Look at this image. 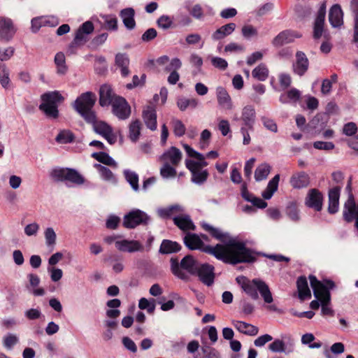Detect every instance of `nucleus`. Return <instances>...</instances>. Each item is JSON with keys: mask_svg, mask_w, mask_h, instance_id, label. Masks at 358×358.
I'll return each mask as SVG.
<instances>
[{"mask_svg": "<svg viewBox=\"0 0 358 358\" xmlns=\"http://www.w3.org/2000/svg\"><path fill=\"white\" fill-rule=\"evenodd\" d=\"M55 64L57 66V73L59 75H64L67 71L66 59L63 52H57L55 56Z\"/></svg>", "mask_w": 358, "mask_h": 358, "instance_id": "79ce46f5", "label": "nucleus"}, {"mask_svg": "<svg viewBox=\"0 0 358 358\" xmlns=\"http://www.w3.org/2000/svg\"><path fill=\"white\" fill-rule=\"evenodd\" d=\"M183 148L189 157L197 159V161L193 159L185 160V166L192 174L191 181L196 185H203L209 176L208 170L202 169L208 164L205 160V157L187 144H183Z\"/></svg>", "mask_w": 358, "mask_h": 358, "instance_id": "f03ea898", "label": "nucleus"}, {"mask_svg": "<svg viewBox=\"0 0 358 358\" xmlns=\"http://www.w3.org/2000/svg\"><path fill=\"white\" fill-rule=\"evenodd\" d=\"M41 104L57 105L58 103L63 101L64 98L57 91L48 92L41 96Z\"/></svg>", "mask_w": 358, "mask_h": 358, "instance_id": "473e14b6", "label": "nucleus"}, {"mask_svg": "<svg viewBox=\"0 0 358 358\" xmlns=\"http://www.w3.org/2000/svg\"><path fill=\"white\" fill-rule=\"evenodd\" d=\"M309 280L315 297L320 301L323 315H333L334 310L329 307L331 296L329 289L334 287V282L327 280L324 283L317 280L315 276L310 275Z\"/></svg>", "mask_w": 358, "mask_h": 358, "instance_id": "20e7f679", "label": "nucleus"}, {"mask_svg": "<svg viewBox=\"0 0 358 358\" xmlns=\"http://www.w3.org/2000/svg\"><path fill=\"white\" fill-rule=\"evenodd\" d=\"M296 285L299 297L301 300H304L306 298H310L311 296L310 290L308 287V281L306 277H299L297 280Z\"/></svg>", "mask_w": 358, "mask_h": 358, "instance_id": "f704fd0d", "label": "nucleus"}, {"mask_svg": "<svg viewBox=\"0 0 358 358\" xmlns=\"http://www.w3.org/2000/svg\"><path fill=\"white\" fill-rule=\"evenodd\" d=\"M58 143L66 144L71 143L74 140L73 134L69 130H62L55 138Z\"/></svg>", "mask_w": 358, "mask_h": 358, "instance_id": "8fccbe9b", "label": "nucleus"}, {"mask_svg": "<svg viewBox=\"0 0 358 358\" xmlns=\"http://www.w3.org/2000/svg\"><path fill=\"white\" fill-rule=\"evenodd\" d=\"M174 224L181 230L186 231L194 230L195 226L193 224L189 215L182 213L180 215L173 217Z\"/></svg>", "mask_w": 358, "mask_h": 358, "instance_id": "c85d7f7f", "label": "nucleus"}, {"mask_svg": "<svg viewBox=\"0 0 358 358\" xmlns=\"http://www.w3.org/2000/svg\"><path fill=\"white\" fill-rule=\"evenodd\" d=\"M50 178L55 182L69 181L78 185L85 182V178L76 170L69 168L54 167L50 172Z\"/></svg>", "mask_w": 358, "mask_h": 358, "instance_id": "0eeeda50", "label": "nucleus"}, {"mask_svg": "<svg viewBox=\"0 0 358 358\" xmlns=\"http://www.w3.org/2000/svg\"><path fill=\"white\" fill-rule=\"evenodd\" d=\"M214 267L207 264H199L198 272L195 275H198L199 279L205 285L210 286L214 281Z\"/></svg>", "mask_w": 358, "mask_h": 358, "instance_id": "6ab92c4d", "label": "nucleus"}, {"mask_svg": "<svg viewBox=\"0 0 358 358\" xmlns=\"http://www.w3.org/2000/svg\"><path fill=\"white\" fill-rule=\"evenodd\" d=\"M182 157V152L176 147L172 146L159 157V161L163 164L178 166Z\"/></svg>", "mask_w": 358, "mask_h": 358, "instance_id": "4468645a", "label": "nucleus"}, {"mask_svg": "<svg viewBox=\"0 0 358 358\" xmlns=\"http://www.w3.org/2000/svg\"><path fill=\"white\" fill-rule=\"evenodd\" d=\"M18 342V337L13 334H8L3 338V345L8 350H11Z\"/></svg>", "mask_w": 358, "mask_h": 358, "instance_id": "4d7b16f0", "label": "nucleus"}, {"mask_svg": "<svg viewBox=\"0 0 358 358\" xmlns=\"http://www.w3.org/2000/svg\"><path fill=\"white\" fill-rule=\"evenodd\" d=\"M305 205L316 211H320L323 205L322 194L317 189H310L305 199Z\"/></svg>", "mask_w": 358, "mask_h": 358, "instance_id": "2eb2a0df", "label": "nucleus"}, {"mask_svg": "<svg viewBox=\"0 0 358 358\" xmlns=\"http://www.w3.org/2000/svg\"><path fill=\"white\" fill-rule=\"evenodd\" d=\"M326 3L322 2L317 11V14L314 23L313 36L315 38H319L322 35L326 15Z\"/></svg>", "mask_w": 358, "mask_h": 358, "instance_id": "aec40b11", "label": "nucleus"}, {"mask_svg": "<svg viewBox=\"0 0 358 358\" xmlns=\"http://www.w3.org/2000/svg\"><path fill=\"white\" fill-rule=\"evenodd\" d=\"M252 76L260 81H264L268 77V69L264 64L257 66L252 72Z\"/></svg>", "mask_w": 358, "mask_h": 358, "instance_id": "09e8293b", "label": "nucleus"}, {"mask_svg": "<svg viewBox=\"0 0 358 358\" xmlns=\"http://www.w3.org/2000/svg\"><path fill=\"white\" fill-rule=\"evenodd\" d=\"M173 24V20L171 17L168 15H163L159 17L157 20V24L159 27L162 29H168L171 27Z\"/></svg>", "mask_w": 358, "mask_h": 358, "instance_id": "052dcab7", "label": "nucleus"}, {"mask_svg": "<svg viewBox=\"0 0 358 358\" xmlns=\"http://www.w3.org/2000/svg\"><path fill=\"white\" fill-rule=\"evenodd\" d=\"M256 112L255 108L251 105L244 106L241 111V120L243 122V126L248 129L252 130L255 122Z\"/></svg>", "mask_w": 358, "mask_h": 358, "instance_id": "5701e85b", "label": "nucleus"}, {"mask_svg": "<svg viewBox=\"0 0 358 358\" xmlns=\"http://www.w3.org/2000/svg\"><path fill=\"white\" fill-rule=\"evenodd\" d=\"M236 280L242 289L252 299H258V291L265 303L273 302V299L270 289L263 280L257 278L250 280L245 276H238Z\"/></svg>", "mask_w": 358, "mask_h": 358, "instance_id": "7ed1b4c3", "label": "nucleus"}, {"mask_svg": "<svg viewBox=\"0 0 358 358\" xmlns=\"http://www.w3.org/2000/svg\"><path fill=\"white\" fill-rule=\"evenodd\" d=\"M171 124L175 136L181 137L185 134L186 128L181 120L173 118L171 120Z\"/></svg>", "mask_w": 358, "mask_h": 358, "instance_id": "864d4df0", "label": "nucleus"}, {"mask_svg": "<svg viewBox=\"0 0 358 358\" xmlns=\"http://www.w3.org/2000/svg\"><path fill=\"white\" fill-rule=\"evenodd\" d=\"M93 125L94 131L103 137L110 145L114 144L117 141V136L113 132V128L103 121H98L96 115L93 122H87Z\"/></svg>", "mask_w": 358, "mask_h": 358, "instance_id": "1a4fd4ad", "label": "nucleus"}, {"mask_svg": "<svg viewBox=\"0 0 358 358\" xmlns=\"http://www.w3.org/2000/svg\"><path fill=\"white\" fill-rule=\"evenodd\" d=\"M340 192L339 187H335L329 191L328 211L331 214H334L338 210Z\"/></svg>", "mask_w": 358, "mask_h": 358, "instance_id": "cd10ccee", "label": "nucleus"}, {"mask_svg": "<svg viewBox=\"0 0 358 358\" xmlns=\"http://www.w3.org/2000/svg\"><path fill=\"white\" fill-rule=\"evenodd\" d=\"M94 30L93 24L87 21L77 30L73 41L70 44V48L74 45H83L87 41V36Z\"/></svg>", "mask_w": 358, "mask_h": 358, "instance_id": "ddd939ff", "label": "nucleus"}, {"mask_svg": "<svg viewBox=\"0 0 358 358\" xmlns=\"http://www.w3.org/2000/svg\"><path fill=\"white\" fill-rule=\"evenodd\" d=\"M124 176L126 180L129 183L133 190L138 192L139 190L138 174L134 171L127 169L124 171Z\"/></svg>", "mask_w": 358, "mask_h": 358, "instance_id": "37998d69", "label": "nucleus"}, {"mask_svg": "<svg viewBox=\"0 0 358 358\" xmlns=\"http://www.w3.org/2000/svg\"><path fill=\"white\" fill-rule=\"evenodd\" d=\"M271 167L267 163L259 164L255 171V178L256 181L265 180L271 172Z\"/></svg>", "mask_w": 358, "mask_h": 358, "instance_id": "58836bf2", "label": "nucleus"}, {"mask_svg": "<svg viewBox=\"0 0 358 358\" xmlns=\"http://www.w3.org/2000/svg\"><path fill=\"white\" fill-rule=\"evenodd\" d=\"M309 66L308 59L304 52L298 51L296 53V61L292 65L294 73L302 76L308 71Z\"/></svg>", "mask_w": 358, "mask_h": 358, "instance_id": "f3484780", "label": "nucleus"}, {"mask_svg": "<svg viewBox=\"0 0 358 358\" xmlns=\"http://www.w3.org/2000/svg\"><path fill=\"white\" fill-rule=\"evenodd\" d=\"M110 105L113 114L118 119L126 120L130 116L131 107L124 98L117 96Z\"/></svg>", "mask_w": 358, "mask_h": 358, "instance_id": "9b49d317", "label": "nucleus"}, {"mask_svg": "<svg viewBox=\"0 0 358 358\" xmlns=\"http://www.w3.org/2000/svg\"><path fill=\"white\" fill-rule=\"evenodd\" d=\"M180 245L177 242L165 239L162 241L159 251L162 254L166 255L178 252L180 250Z\"/></svg>", "mask_w": 358, "mask_h": 358, "instance_id": "e433bc0d", "label": "nucleus"}, {"mask_svg": "<svg viewBox=\"0 0 358 358\" xmlns=\"http://www.w3.org/2000/svg\"><path fill=\"white\" fill-rule=\"evenodd\" d=\"M301 95V94L299 90L296 88H292L287 92L281 94L279 100L283 104L296 103L299 100Z\"/></svg>", "mask_w": 358, "mask_h": 358, "instance_id": "c9c22d12", "label": "nucleus"}, {"mask_svg": "<svg viewBox=\"0 0 358 358\" xmlns=\"http://www.w3.org/2000/svg\"><path fill=\"white\" fill-rule=\"evenodd\" d=\"M157 212L161 218L169 219L180 215L182 213L185 212V208L181 205L174 204L165 208H158Z\"/></svg>", "mask_w": 358, "mask_h": 358, "instance_id": "393cba45", "label": "nucleus"}, {"mask_svg": "<svg viewBox=\"0 0 358 358\" xmlns=\"http://www.w3.org/2000/svg\"><path fill=\"white\" fill-rule=\"evenodd\" d=\"M232 324L240 333L250 336L257 335L259 329L257 327L239 320H232Z\"/></svg>", "mask_w": 358, "mask_h": 358, "instance_id": "bb28decb", "label": "nucleus"}, {"mask_svg": "<svg viewBox=\"0 0 358 358\" xmlns=\"http://www.w3.org/2000/svg\"><path fill=\"white\" fill-rule=\"evenodd\" d=\"M106 29L116 30L117 29V20L115 16L105 15L103 17Z\"/></svg>", "mask_w": 358, "mask_h": 358, "instance_id": "e2e57ef3", "label": "nucleus"}, {"mask_svg": "<svg viewBox=\"0 0 358 358\" xmlns=\"http://www.w3.org/2000/svg\"><path fill=\"white\" fill-rule=\"evenodd\" d=\"M143 118L146 127L152 131L157 129V114L154 105L146 106L143 110Z\"/></svg>", "mask_w": 358, "mask_h": 358, "instance_id": "412c9836", "label": "nucleus"}, {"mask_svg": "<svg viewBox=\"0 0 358 358\" xmlns=\"http://www.w3.org/2000/svg\"><path fill=\"white\" fill-rule=\"evenodd\" d=\"M117 96L110 85L104 84L101 86L99 90V104L101 106L110 105Z\"/></svg>", "mask_w": 358, "mask_h": 358, "instance_id": "4be33fe9", "label": "nucleus"}, {"mask_svg": "<svg viewBox=\"0 0 358 358\" xmlns=\"http://www.w3.org/2000/svg\"><path fill=\"white\" fill-rule=\"evenodd\" d=\"M287 216L293 222H298L300 220L299 210L295 201L289 202L285 209Z\"/></svg>", "mask_w": 358, "mask_h": 358, "instance_id": "a19ab883", "label": "nucleus"}, {"mask_svg": "<svg viewBox=\"0 0 358 358\" xmlns=\"http://www.w3.org/2000/svg\"><path fill=\"white\" fill-rule=\"evenodd\" d=\"M94 166L98 169L100 176L103 180L113 184L117 182L115 175L109 169L98 164H96Z\"/></svg>", "mask_w": 358, "mask_h": 358, "instance_id": "ea45409f", "label": "nucleus"}, {"mask_svg": "<svg viewBox=\"0 0 358 358\" xmlns=\"http://www.w3.org/2000/svg\"><path fill=\"white\" fill-rule=\"evenodd\" d=\"M343 216L347 222L355 220V227L358 229V204H356L351 194L344 204Z\"/></svg>", "mask_w": 358, "mask_h": 358, "instance_id": "9d476101", "label": "nucleus"}, {"mask_svg": "<svg viewBox=\"0 0 358 358\" xmlns=\"http://www.w3.org/2000/svg\"><path fill=\"white\" fill-rule=\"evenodd\" d=\"M10 72L5 64L0 63V84L4 89H8L10 84Z\"/></svg>", "mask_w": 358, "mask_h": 358, "instance_id": "49530a36", "label": "nucleus"}, {"mask_svg": "<svg viewBox=\"0 0 358 358\" xmlns=\"http://www.w3.org/2000/svg\"><path fill=\"white\" fill-rule=\"evenodd\" d=\"M116 249L120 252L133 253L143 252L144 246L138 241L121 239L116 242Z\"/></svg>", "mask_w": 358, "mask_h": 358, "instance_id": "dca6fc26", "label": "nucleus"}, {"mask_svg": "<svg viewBox=\"0 0 358 358\" xmlns=\"http://www.w3.org/2000/svg\"><path fill=\"white\" fill-rule=\"evenodd\" d=\"M95 101V94L92 92H87L83 93L76 99L73 107L86 122H93L96 115L95 113L92 110Z\"/></svg>", "mask_w": 358, "mask_h": 358, "instance_id": "39448f33", "label": "nucleus"}, {"mask_svg": "<svg viewBox=\"0 0 358 358\" xmlns=\"http://www.w3.org/2000/svg\"><path fill=\"white\" fill-rule=\"evenodd\" d=\"M241 32L243 37L247 39L257 36L258 34L257 29L252 25H244L242 27Z\"/></svg>", "mask_w": 358, "mask_h": 358, "instance_id": "bf43d9fd", "label": "nucleus"}, {"mask_svg": "<svg viewBox=\"0 0 358 358\" xmlns=\"http://www.w3.org/2000/svg\"><path fill=\"white\" fill-rule=\"evenodd\" d=\"M115 64L120 68L121 75L123 77H126L129 74L128 69L129 59L126 54L117 53L115 55Z\"/></svg>", "mask_w": 358, "mask_h": 358, "instance_id": "72a5a7b5", "label": "nucleus"}, {"mask_svg": "<svg viewBox=\"0 0 358 358\" xmlns=\"http://www.w3.org/2000/svg\"><path fill=\"white\" fill-rule=\"evenodd\" d=\"M202 227L215 239L223 244L215 246L204 245L200 238L194 234H187L184 237L185 245L190 250L199 249L213 255L218 260L230 264L251 263L256 260L257 253L246 247L245 243L236 236H231L228 232L203 223Z\"/></svg>", "mask_w": 358, "mask_h": 358, "instance_id": "f257e3e1", "label": "nucleus"}, {"mask_svg": "<svg viewBox=\"0 0 358 358\" xmlns=\"http://www.w3.org/2000/svg\"><path fill=\"white\" fill-rule=\"evenodd\" d=\"M210 61H211L212 65L214 67L219 69L222 71L225 70L228 66L227 62L224 59L219 57H213L210 59Z\"/></svg>", "mask_w": 358, "mask_h": 358, "instance_id": "680f3d73", "label": "nucleus"}, {"mask_svg": "<svg viewBox=\"0 0 358 358\" xmlns=\"http://www.w3.org/2000/svg\"><path fill=\"white\" fill-rule=\"evenodd\" d=\"M150 220V216L145 212L134 209L124 216L122 224L127 229H134L140 224H148Z\"/></svg>", "mask_w": 358, "mask_h": 358, "instance_id": "6e6552de", "label": "nucleus"}, {"mask_svg": "<svg viewBox=\"0 0 358 358\" xmlns=\"http://www.w3.org/2000/svg\"><path fill=\"white\" fill-rule=\"evenodd\" d=\"M279 83L282 89L288 88L292 83V78L289 74L282 73L278 76Z\"/></svg>", "mask_w": 358, "mask_h": 358, "instance_id": "0e129e2a", "label": "nucleus"}, {"mask_svg": "<svg viewBox=\"0 0 358 358\" xmlns=\"http://www.w3.org/2000/svg\"><path fill=\"white\" fill-rule=\"evenodd\" d=\"M236 27V24L233 22L223 25L213 33L211 38L215 41L222 40L231 34L234 31Z\"/></svg>", "mask_w": 358, "mask_h": 358, "instance_id": "c756f323", "label": "nucleus"}, {"mask_svg": "<svg viewBox=\"0 0 358 358\" xmlns=\"http://www.w3.org/2000/svg\"><path fill=\"white\" fill-rule=\"evenodd\" d=\"M216 97L218 105L222 109L230 110L234 108L232 99L224 87L222 86L216 87Z\"/></svg>", "mask_w": 358, "mask_h": 358, "instance_id": "a211bd4d", "label": "nucleus"}, {"mask_svg": "<svg viewBox=\"0 0 358 358\" xmlns=\"http://www.w3.org/2000/svg\"><path fill=\"white\" fill-rule=\"evenodd\" d=\"M130 140L136 142L141 134V122L138 120L132 121L129 127Z\"/></svg>", "mask_w": 358, "mask_h": 358, "instance_id": "de8ad7c7", "label": "nucleus"}, {"mask_svg": "<svg viewBox=\"0 0 358 358\" xmlns=\"http://www.w3.org/2000/svg\"><path fill=\"white\" fill-rule=\"evenodd\" d=\"M268 348L273 352L289 353L293 351L292 348L287 349L285 342L280 339L274 340V341L268 345Z\"/></svg>", "mask_w": 358, "mask_h": 358, "instance_id": "a18cd8bd", "label": "nucleus"}, {"mask_svg": "<svg viewBox=\"0 0 358 358\" xmlns=\"http://www.w3.org/2000/svg\"><path fill=\"white\" fill-rule=\"evenodd\" d=\"M301 36L297 33L285 30L278 34L273 40L272 44L275 47H280L285 44H287L294 41L296 38H299Z\"/></svg>", "mask_w": 358, "mask_h": 358, "instance_id": "b1692460", "label": "nucleus"}, {"mask_svg": "<svg viewBox=\"0 0 358 358\" xmlns=\"http://www.w3.org/2000/svg\"><path fill=\"white\" fill-rule=\"evenodd\" d=\"M138 307L141 310H147L149 313H152L155 309V299L148 300L145 298H141L138 302Z\"/></svg>", "mask_w": 358, "mask_h": 358, "instance_id": "6e6d98bb", "label": "nucleus"}, {"mask_svg": "<svg viewBox=\"0 0 358 358\" xmlns=\"http://www.w3.org/2000/svg\"><path fill=\"white\" fill-rule=\"evenodd\" d=\"M45 244L48 247L54 248L56 244L57 235L52 227H48L44 231Z\"/></svg>", "mask_w": 358, "mask_h": 358, "instance_id": "3c124183", "label": "nucleus"}, {"mask_svg": "<svg viewBox=\"0 0 358 358\" xmlns=\"http://www.w3.org/2000/svg\"><path fill=\"white\" fill-rule=\"evenodd\" d=\"M92 157L98 162L106 165L117 167V163L106 152H94L92 153Z\"/></svg>", "mask_w": 358, "mask_h": 358, "instance_id": "c03bdc74", "label": "nucleus"}, {"mask_svg": "<svg viewBox=\"0 0 358 358\" xmlns=\"http://www.w3.org/2000/svg\"><path fill=\"white\" fill-rule=\"evenodd\" d=\"M182 66V62L180 59L175 57L172 59L169 64L165 67V71H177Z\"/></svg>", "mask_w": 358, "mask_h": 358, "instance_id": "69168bd1", "label": "nucleus"}, {"mask_svg": "<svg viewBox=\"0 0 358 358\" xmlns=\"http://www.w3.org/2000/svg\"><path fill=\"white\" fill-rule=\"evenodd\" d=\"M280 176L275 175L268 183L266 189L262 192V196L265 199H270L274 192L278 189Z\"/></svg>", "mask_w": 358, "mask_h": 358, "instance_id": "4c0bfd02", "label": "nucleus"}, {"mask_svg": "<svg viewBox=\"0 0 358 358\" xmlns=\"http://www.w3.org/2000/svg\"><path fill=\"white\" fill-rule=\"evenodd\" d=\"M261 121L264 125V127L268 131L273 133L278 132V126L275 122L268 117L262 116L261 117Z\"/></svg>", "mask_w": 358, "mask_h": 358, "instance_id": "13d9d810", "label": "nucleus"}, {"mask_svg": "<svg viewBox=\"0 0 358 358\" xmlns=\"http://www.w3.org/2000/svg\"><path fill=\"white\" fill-rule=\"evenodd\" d=\"M309 176L305 172L294 174L290 179V184L295 189H301L309 185Z\"/></svg>", "mask_w": 358, "mask_h": 358, "instance_id": "7c9ffc66", "label": "nucleus"}, {"mask_svg": "<svg viewBox=\"0 0 358 358\" xmlns=\"http://www.w3.org/2000/svg\"><path fill=\"white\" fill-rule=\"evenodd\" d=\"M39 109L43 111L48 117L57 118L59 115L57 105L40 104Z\"/></svg>", "mask_w": 358, "mask_h": 358, "instance_id": "603ef678", "label": "nucleus"}, {"mask_svg": "<svg viewBox=\"0 0 358 358\" xmlns=\"http://www.w3.org/2000/svg\"><path fill=\"white\" fill-rule=\"evenodd\" d=\"M175 167L176 166L168 164H163V166L160 169L161 176L163 178H174L177 174Z\"/></svg>", "mask_w": 358, "mask_h": 358, "instance_id": "5fc2aeb1", "label": "nucleus"}, {"mask_svg": "<svg viewBox=\"0 0 358 358\" xmlns=\"http://www.w3.org/2000/svg\"><path fill=\"white\" fill-rule=\"evenodd\" d=\"M329 21L333 27H340L343 24V13L338 4H334L329 10Z\"/></svg>", "mask_w": 358, "mask_h": 358, "instance_id": "a878e982", "label": "nucleus"}, {"mask_svg": "<svg viewBox=\"0 0 358 358\" xmlns=\"http://www.w3.org/2000/svg\"><path fill=\"white\" fill-rule=\"evenodd\" d=\"M17 29L13 20L6 17H0V40L9 41L14 36Z\"/></svg>", "mask_w": 358, "mask_h": 358, "instance_id": "f8f14e48", "label": "nucleus"}, {"mask_svg": "<svg viewBox=\"0 0 358 358\" xmlns=\"http://www.w3.org/2000/svg\"><path fill=\"white\" fill-rule=\"evenodd\" d=\"M171 264L173 274L181 279H185L187 278V275L182 270H185L189 273L194 275L198 272L200 263L192 256L187 255L181 260L180 264L175 259H171Z\"/></svg>", "mask_w": 358, "mask_h": 358, "instance_id": "423d86ee", "label": "nucleus"}, {"mask_svg": "<svg viewBox=\"0 0 358 358\" xmlns=\"http://www.w3.org/2000/svg\"><path fill=\"white\" fill-rule=\"evenodd\" d=\"M120 17L122 19V22L124 26L128 29H133L136 26V22L134 20V15L135 11L131 8H127L122 10L120 11Z\"/></svg>", "mask_w": 358, "mask_h": 358, "instance_id": "2f4dec72", "label": "nucleus"}, {"mask_svg": "<svg viewBox=\"0 0 358 358\" xmlns=\"http://www.w3.org/2000/svg\"><path fill=\"white\" fill-rule=\"evenodd\" d=\"M47 22L44 17H35L31 20V29L33 32H36L41 27L45 26Z\"/></svg>", "mask_w": 358, "mask_h": 358, "instance_id": "774afa93", "label": "nucleus"}, {"mask_svg": "<svg viewBox=\"0 0 358 358\" xmlns=\"http://www.w3.org/2000/svg\"><path fill=\"white\" fill-rule=\"evenodd\" d=\"M357 131V127L355 122H348L343 126V133L348 136L355 134Z\"/></svg>", "mask_w": 358, "mask_h": 358, "instance_id": "338daca9", "label": "nucleus"}]
</instances>
